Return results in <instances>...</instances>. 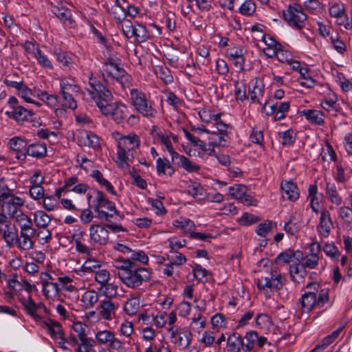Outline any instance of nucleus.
<instances>
[{
	"label": "nucleus",
	"instance_id": "f257e3e1",
	"mask_svg": "<svg viewBox=\"0 0 352 352\" xmlns=\"http://www.w3.org/2000/svg\"><path fill=\"white\" fill-rule=\"evenodd\" d=\"M89 84L91 88L89 94L101 113L116 123L122 122L127 115V107L122 102H111V92L96 78L91 77Z\"/></svg>",
	"mask_w": 352,
	"mask_h": 352
},
{
	"label": "nucleus",
	"instance_id": "f03ea898",
	"mask_svg": "<svg viewBox=\"0 0 352 352\" xmlns=\"http://www.w3.org/2000/svg\"><path fill=\"white\" fill-rule=\"evenodd\" d=\"M95 201L94 210L97 213L96 217L108 222L105 224V227L111 229L114 232L126 231V229L121 225L111 223V219L115 218L116 220L120 221L123 217L117 210L114 202L110 201L104 193L100 190L96 191Z\"/></svg>",
	"mask_w": 352,
	"mask_h": 352
},
{
	"label": "nucleus",
	"instance_id": "7ed1b4c3",
	"mask_svg": "<svg viewBox=\"0 0 352 352\" xmlns=\"http://www.w3.org/2000/svg\"><path fill=\"white\" fill-rule=\"evenodd\" d=\"M306 287L313 291L305 292L299 299L302 314L309 313L315 306L321 308L329 301V289H319L320 287L319 283L311 282L307 285Z\"/></svg>",
	"mask_w": 352,
	"mask_h": 352
},
{
	"label": "nucleus",
	"instance_id": "20e7f679",
	"mask_svg": "<svg viewBox=\"0 0 352 352\" xmlns=\"http://www.w3.org/2000/svg\"><path fill=\"white\" fill-rule=\"evenodd\" d=\"M103 77L115 80L122 88L129 87L132 77L121 67V60L116 57H108L102 63Z\"/></svg>",
	"mask_w": 352,
	"mask_h": 352
},
{
	"label": "nucleus",
	"instance_id": "39448f33",
	"mask_svg": "<svg viewBox=\"0 0 352 352\" xmlns=\"http://www.w3.org/2000/svg\"><path fill=\"white\" fill-rule=\"evenodd\" d=\"M140 144V138L135 133L122 136L118 140L116 163L120 168L129 166L128 162L133 159V155L130 152L138 148Z\"/></svg>",
	"mask_w": 352,
	"mask_h": 352
},
{
	"label": "nucleus",
	"instance_id": "423d86ee",
	"mask_svg": "<svg viewBox=\"0 0 352 352\" xmlns=\"http://www.w3.org/2000/svg\"><path fill=\"white\" fill-rule=\"evenodd\" d=\"M118 278L126 287L138 289L144 283L151 280V271L144 267H138L134 263L129 270H126L118 274Z\"/></svg>",
	"mask_w": 352,
	"mask_h": 352
},
{
	"label": "nucleus",
	"instance_id": "0eeeda50",
	"mask_svg": "<svg viewBox=\"0 0 352 352\" xmlns=\"http://www.w3.org/2000/svg\"><path fill=\"white\" fill-rule=\"evenodd\" d=\"M131 103L138 112L147 118H154L157 111L153 107V102L149 100L146 95L137 89L130 91Z\"/></svg>",
	"mask_w": 352,
	"mask_h": 352
},
{
	"label": "nucleus",
	"instance_id": "6e6552de",
	"mask_svg": "<svg viewBox=\"0 0 352 352\" xmlns=\"http://www.w3.org/2000/svg\"><path fill=\"white\" fill-rule=\"evenodd\" d=\"M245 339L247 340L246 350L251 352H275L276 346L269 342L263 336H258L254 331L246 333Z\"/></svg>",
	"mask_w": 352,
	"mask_h": 352
},
{
	"label": "nucleus",
	"instance_id": "1a4fd4ad",
	"mask_svg": "<svg viewBox=\"0 0 352 352\" xmlns=\"http://www.w3.org/2000/svg\"><path fill=\"white\" fill-rule=\"evenodd\" d=\"M284 20L292 28L301 30L305 24L307 15L303 12L300 4H289L286 10L283 11Z\"/></svg>",
	"mask_w": 352,
	"mask_h": 352
},
{
	"label": "nucleus",
	"instance_id": "9d476101",
	"mask_svg": "<svg viewBox=\"0 0 352 352\" xmlns=\"http://www.w3.org/2000/svg\"><path fill=\"white\" fill-rule=\"evenodd\" d=\"M7 197L1 201V209L6 212L11 218L16 219L19 217V212H22L19 207L23 206L24 200L13 194H6Z\"/></svg>",
	"mask_w": 352,
	"mask_h": 352
},
{
	"label": "nucleus",
	"instance_id": "9b49d317",
	"mask_svg": "<svg viewBox=\"0 0 352 352\" xmlns=\"http://www.w3.org/2000/svg\"><path fill=\"white\" fill-rule=\"evenodd\" d=\"M245 50L242 46L236 45L229 47L226 50V57L230 61H232L234 67L242 72L244 70L245 59L244 55Z\"/></svg>",
	"mask_w": 352,
	"mask_h": 352
},
{
	"label": "nucleus",
	"instance_id": "f8f14e48",
	"mask_svg": "<svg viewBox=\"0 0 352 352\" xmlns=\"http://www.w3.org/2000/svg\"><path fill=\"white\" fill-rule=\"evenodd\" d=\"M89 236L92 244L104 245L109 240V231L105 227L94 224L89 228Z\"/></svg>",
	"mask_w": 352,
	"mask_h": 352
},
{
	"label": "nucleus",
	"instance_id": "ddd939ff",
	"mask_svg": "<svg viewBox=\"0 0 352 352\" xmlns=\"http://www.w3.org/2000/svg\"><path fill=\"white\" fill-rule=\"evenodd\" d=\"M310 254L304 256L300 265L303 267L314 269L317 267L319 263L318 254L320 252V245L317 242H313L310 244L309 247Z\"/></svg>",
	"mask_w": 352,
	"mask_h": 352
},
{
	"label": "nucleus",
	"instance_id": "4468645a",
	"mask_svg": "<svg viewBox=\"0 0 352 352\" xmlns=\"http://www.w3.org/2000/svg\"><path fill=\"white\" fill-rule=\"evenodd\" d=\"M43 326L46 328L50 336L53 339H59V344L66 343V338L64 337L63 331L60 324L52 319H47L43 322Z\"/></svg>",
	"mask_w": 352,
	"mask_h": 352
},
{
	"label": "nucleus",
	"instance_id": "2eb2a0df",
	"mask_svg": "<svg viewBox=\"0 0 352 352\" xmlns=\"http://www.w3.org/2000/svg\"><path fill=\"white\" fill-rule=\"evenodd\" d=\"M333 228V224L330 212L326 208H323L320 211V221L317 230L322 236L327 237Z\"/></svg>",
	"mask_w": 352,
	"mask_h": 352
},
{
	"label": "nucleus",
	"instance_id": "dca6fc26",
	"mask_svg": "<svg viewBox=\"0 0 352 352\" xmlns=\"http://www.w3.org/2000/svg\"><path fill=\"white\" fill-rule=\"evenodd\" d=\"M303 259V252L300 250L294 251L292 249H287L280 253L275 258L276 263L280 262L289 263L294 261L295 263H301Z\"/></svg>",
	"mask_w": 352,
	"mask_h": 352
},
{
	"label": "nucleus",
	"instance_id": "f3484780",
	"mask_svg": "<svg viewBox=\"0 0 352 352\" xmlns=\"http://www.w3.org/2000/svg\"><path fill=\"white\" fill-rule=\"evenodd\" d=\"M9 146L11 149L16 152V157L18 160H25L28 145L23 139L19 137H14L10 140Z\"/></svg>",
	"mask_w": 352,
	"mask_h": 352
},
{
	"label": "nucleus",
	"instance_id": "a211bd4d",
	"mask_svg": "<svg viewBox=\"0 0 352 352\" xmlns=\"http://www.w3.org/2000/svg\"><path fill=\"white\" fill-rule=\"evenodd\" d=\"M280 188L283 198H286L291 201H295L299 198L298 188L294 182L290 181L282 182Z\"/></svg>",
	"mask_w": 352,
	"mask_h": 352
},
{
	"label": "nucleus",
	"instance_id": "6ab92c4d",
	"mask_svg": "<svg viewBox=\"0 0 352 352\" xmlns=\"http://www.w3.org/2000/svg\"><path fill=\"white\" fill-rule=\"evenodd\" d=\"M60 93H80V88L77 85L75 78L71 76H62L59 78Z\"/></svg>",
	"mask_w": 352,
	"mask_h": 352
},
{
	"label": "nucleus",
	"instance_id": "aec40b11",
	"mask_svg": "<svg viewBox=\"0 0 352 352\" xmlns=\"http://www.w3.org/2000/svg\"><path fill=\"white\" fill-rule=\"evenodd\" d=\"M117 306L111 300H103L100 302L97 309L100 317L106 320H111L112 316L115 314Z\"/></svg>",
	"mask_w": 352,
	"mask_h": 352
},
{
	"label": "nucleus",
	"instance_id": "412c9836",
	"mask_svg": "<svg viewBox=\"0 0 352 352\" xmlns=\"http://www.w3.org/2000/svg\"><path fill=\"white\" fill-rule=\"evenodd\" d=\"M80 144L85 146L91 147L94 149L100 148L98 137L91 131H85L78 136Z\"/></svg>",
	"mask_w": 352,
	"mask_h": 352
},
{
	"label": "nucleus",
	"instance_id": "4be33fe9",
	"mask_svg": "<svg viewBox=\"0 0 352 352\" xmlns=\"http://www.w3.org/2000/svg\"><path fill=\"white\" fill-rule=\"evenodd\" d=\"M337 96L335 94H331L329 95V98H324L321 102V106L331 116H337L338 113L341 110V107L337 102Z\"/></svg>",
	"mask_w": 352,
	"mask_h": 352
},
{
	"label": "nucleus",
	"instance_id": "5701e85b",
	"mask_svg": "<svg viewBox=\"0 0 352 352\" xmlns=\"http://www.w3.org/2000/svg\"><path fill=\"white\" fill-rule=\"evenodd\" d=\"M125 4H126V0H116L114 5L108 8V12L119 23L124 21L126 16Z\"/></svg>",
	"mask_w": 352,
	"mask_h": 352
},
{
	"label": "nucleus",
	"instance_id": "b1692460",
	"mask_svg": "<svg viewBox=\"0 0 352 352\" xmlns=\"http://www.w3.org/2000/svg\"><path fill=\"white\" fill-rule=\"evenodd\" d=\"M6 114L10 118H13L17 122H24L28 120V119L32 116L33 113L30 110H28L26 108L19 106V107L14 108V110L11 111H6Z\"/></svg>",
	"mask_w": 352,
	"mask_h": 352
},
{
	"label": "nucleus",
	"instance_id": "393cba45",
	"mask_svg": "<svg viewBox=\"0 0 352 352\" xmlns=\"http://www.w3.org/2000/svg\"><path fill=\"white\" fill-rule=\"evenodd\" d=\"M36 232H21L20 236L22 240L17 238L16 246L19 249L23 250H29L34 247V242L32 238L34 236Z\"/></svg>",
	"mask_w": 352,
	"mask_h": 352
},
{
	"label": "nucleus",
	"instance_id": "a878e982",
	"mask_svg": "<svg viewBox=\"0 0 352 352\" xmlns=\"http://www.w3.org/2000/svg\"><path fill=\"white\" fill-rule=\"evenodd\" d=\"M289 274L294 282L300 283L304 282L307 271L300 263H294L289 266Z\"/></svg>",
	"mask_w": 352,
	"mask_h": 352
},
{
	"label": "nucleus",
	"instance_id": "bb28decb",
	"mask_svg": "<svg viewBox=\"0 0 352 352\" xmlns=\"http://www.w3.org/2000/svg\"><path fill=\"white\" fill-rule=\"evenodd\" d=\"M192 341V333L187 328H183L179 331V335L173 342L180 349L187 348Z\"/></svg>",
	"mask_w": 352,
	"mask_h": 352
},
{
	"label": "nucleus",
	"instance_id": "cd10ccee",
	"mask_svg": "<svg viewBox=\"0 0 352 352\" xmlns=\"http://www.w3.org/2000/svg\"><path fill=\"white\" fill-rule=\"evenodd\" d=\"M300 113L311 124L322 125L324 122L323 119L324 113L320 111L304 109Z\"/></svg>",
	"mask_w": 352,
	"mask_h": 352
},
{
	"label": "nucleus",
	"instance_id": "c85d7f7f",
	"mask_svg": "<svg viewBox=\"0 0 352 352\" xmlns=\"http://www.w3.org/2000/svg\"><path fill=\"white\" fill-rule=\"evenodd\" d=\"M47 147L44 143H33L28 146L26 155L42 158L46 155Z\"/></svg>",
	"mask_w": 352,
	"mask_h": 352
},
{
	"label": "nucleus",
	"instance_id": "c756f323",
	"mask_svg": "<svg viewBox=\"0 0 352 352\" xmlns=\"http://www.w3.org/2000/svg\"><path fill=\"white\" fill-rule=\"evenodd\" d=\"M325 192L327 197L332 204L339 206L342 203V198L340 196L336 186L333 183L327 182Z\"/></svg>",
	"mask_w": 352,
	"mask_h": 352
},
{
	"label": "nucleus",
	"instance_id": "7c9ffc66",
	"mask_svg": "<svg viewBox=\"0 0 352 352\" xmlns=\"http://www.w3.org/2000/svg\"><path fill=\"white\" fill-rule=\"evenodd\" d=\"M91 176L101 186L105 188L106 190L109 193L117 195L116 192L114 190L113 186L107 180L102 173L98 170L92 171Z\"/></svg>",
	"mask_w": 352,
	"mask_h": 352
},
{
	"label": "nucleus",
	"instance_id": "2f4dec72",
	"mask_svg": "<svg viewBox=\"0 0 352 352\" xmlns=\"http://www.w3.org/2000/svg\"><path fill=\"white\" fill-rule=\"evenodd\" d=\"M157 171L159 175H166L171 176L174 173V169L166 158L159 157L156 162Z\"/></svg>",
	"mask_w": 352,
	"mask_h": 352
},
{
	"label": "nucleus",
	"instance_id": "473e14b6",
	"mask_svg": "<svg viewBox=\"0 0 352 352\" xmlns=\"http://www.w3.org/2000/svg\"><path fill=\"white\" fill-rule=\"evenodd\" d=\"M42 284L43 293L47 298L58 296L60 289L57 283L45 280Z\"/></svg>",
	"mask_w": 352,
	"mask_h": 352
},
{
	"label": "nucleus",
	"instance_id": "72a5a7b5",
	"mask_svg": "<svg viewBox=\"0 0 352 352\" xmlns=\"http://www.w3.org/2000/svg\"><path fill=\"white\" fill-rule=\"evenodd\" d=\"M80 300L85 309H90L98 301V294L94 290L87 291L82 296Z\"/></svg>",
	"mask_w": 352,
	"mask_h": 352
},
{
	"label": "nucleus",
	"instance_id": "f704fd0d",
	"mask_svg": "<svg viewBox=\"0 0 352 352\" xmlns=\"http://www.w3.org/2000/svg\"><path fill=\"white\" fill-rule=\"evenodd\" d=\"M98 292L100 295L105 296L107 298V300H111L117 296L118 286L108 282L106 284L100 285L98 289Z\"/></svg>",
	"mask_w": 352,
	"mask_h": 352
},
{
	"label": "nucleus",
	"instance_id": "c9c22d12",
	"mask_svg": "<svg viewBox=\"0 0 352 352\" xmlns=\"http://www.w3.org/2000/svg\"><path fill=\"white\" fill-rule=\"evenodd\" d=\"M212 137L210 138L209 146L213 147H226L228 141V135L217 133L216 131L212 132Z\"/></svg>",
	"mask_w": 352,
	"mask_h": 352
},
{
	"label": "nucleus",
	"instance_id": "e433bc0d",
	"mask_svg": "<svg viewBox=\"0 0 352 352\" xmlns=\"http://www.w3.org/2000/svg\"><path fill=\"white\" fill-rule=\"evenodd\" d=\"M19 301L21 302L29 315L35 319L41 318L36 313V303L33 300L30 296H28V299L21 298H19Z\"/></svg>",
	"mask_w": 352,
	"mask_h": 352
},
{
	"label": "nucleus",
	"instance_id": "4c0bfd02",
	"mask_svg": "<svg viewBox=\"0 0 352 352\" xmlns=\"http://www.w3.org/2000/svg\"><path fill=\"white\" fill-rule=\"evenodd\" d=\"M15 219L20 225L21 232H36L32 228L31 219L22 212H19V217Z\"/></svg>",
	"mask_w": 352,
	"mask_h": 352
},
{
	"label": "nucleus",
	"instance_id": "58836bf2",
	"mask_svg": "<svg viewBox=\"0 0 352 352\" xmlns=\"http://www.w3.org/2000/svg\"><path fill=\"white\" fill-rule=\"evenodd\" d=\"M174 226L180 228L184 232L189 233L190 236L191 233L194 232L195 228L194 223L190 219L182 217L175 221Z\"/></svg>",
	"mask_w": 352,
	"mask_h": 352
},
{
	"label": "nucleus",
	"instance_id": "ea45409f",
	"mask_svg": "<svg viewBox=\"0 0 352 352\" xmlns=\"http://www.w3.org/2000/svg\"><path fill=\"white\" fill-rule=\"evenodd\" d=\"M34 221L38 228H46L51 221L50 217L43 210H37L34 213Z\"/></svg>",
	"mask_w": 352,
	"mask_h": 352
},
{
	"label": "nucleus",
	"instance_id": "a19ab883",
	"mask_svg": "<svg viewBox=\"0 0 352 352\" xmlns=\"http://www.w3.org/2000/svg\"><path fill=\"white\" fill-rule=\"evenodd\" d=\"M276 226V223L271 221L266 220L263 223H261L258 225L256 228V233L262 237L266 236L273 229L274 227Z\"/></svg>",
	"mask_w": 352,
	"mask_h": 352
},
{
	"label": "nucleus",
	"instance_id": "79ce46f5",
	"mask_svg": "<svg viewBox=\"0 0 352 352\" xmlns=\"http://www.w3.org/2000/svg\"><path fill=\"white\" fill-rule=\"evenodd\" d=\"M78 94V93H60L62 106L72 110L76 109L77 108V103L74 97Z\"/></svg>",
	"mask_w": 352,
	"mask_h": 352
},
{
	"label": "nucleus",
	"instance_id": "37998d69",
	"mask_svg": "<svg viewBox=\"0 0 352 352\" xmlns=\"http://www.w3.org/2000/svg\"><path fill=\"white\" fill-rule=\"evenodd\" d=\"M339 217L344 221L349 230H352V208L342 206L338 210Z\"/></svg>",
	"mask_w": 352,
	"mask_h": 352
},
{
	"label": "nucleus",
	"instance_id": "c03bdc74",
	"mask_svg": "<svg viewBox=\"0 0 352 352\" xmlns=\"http://www.w3.org/2000/svg\"><path fill=\"white\" fill-rule=\"evenodd\" d=\"M34 57L36 58L38 63L43 67L46 69H52L53 65L51 60L49 59L47 56H46L38 47L36 48V52H34Z\"/></svg>",
	"mask_w": 352,
	"mask_h": 352
},
{
	"label": "nucleus",
	"instance_id": "a18cd8bd",
	"mask_svg": "<svg viewBox=\"0 0 352 352\" xmlns=\"http://www.w3.org/2000/svg\"><path fill=\"white\" fill-rule=\"evenodd\" d=\"M140 309V300L138 298L128 299L124 306V311L129 316L137 314Z\"/></svg>",
	"mask_w": 352,
	"mask_h": 352
},
{
	"label": "nucleus",
	"instance_id": "49530a36",
	"mask_svg": "<svg viewBox=\"0 0 352 352\" xmlns=\"http://www.w3.org/2000/svg\"><path fill=\"white\" fill-rule=\"evenodd\" d=\"M177 164L189 173L197 172L200 169L197 164L193 163L186 156L179 157Z\"/></svg>",
	"mask_w": 352,
	"mask_h": 352
},
{
	"label": "nucleus",
	"instance_id": "de8ad7c7",
	"mask_svg": "<svg viewBox=\"0 0 352 352\" xmlns=\"http://www.w3.org/2000/svg\"><path fill=\"white\" fill-rule=\"evenodd\" d=\"M2 236L7 245L8 247H11L13 245L14 242L16 243L18 234L16 231L12 232L10 230V224H5V228Z\"/></svg>",
	"mask_w": 352,
	"mask_h": 352
},
{
	"label": "nucleus",
	"instance_id": "09e8293b",
	"mask_svg": "<svg viewBox=\"0 0 352 352\" xmlns=\"http://www.w3.org/2000/svg\"><path fill=\"white\" fill-rule=\"evenodd\" d=\"M135 30L134 36L138 42L143 43L149 38L150 33L145 26L140 23H135Z\"/></svg>",
	"mask_w": 352,
	"mask_h": 352
},
{
	"label": "nucleus",
	"instance_id": "8fccbe9b",
	"mask_svg": "<svg viewBox=\"0 0 352 352\" xmlns=\"http://www.w3.org/2000/svg\"><path fill=\"white\" fill-rule=\"evenodd\" d=\"M247 192V187L243 184H235L228 188L229 195L234 199H240Z\"/></svg>",
	"mask_w": 352,
	"mask_h": 352
},
{
	"label": "nucleus",
	"instance_id": "3c124183",
	"mask_svg": "<svg viewBox=\"0 0 352 352\" xmlns=\"http://www.w3.org/2000/svg\"><path fill=\"white\" fill-rule=\"evenodd\" d=\"M52 12L58 19L63 22L69 20L72 16L70 10L64 6H54Z\"/></svg>",
	"mask_w": 352,
	"mask_h": 352
},
{
	"label": "nucleus",
	"instance_id": "603ef678",
	"mask_svg": "<svg viewBox=\"0 0 352 352\" xmlns=\"http://www.w3.org/2000/svg\"><path fill=\"white\" fill-rule=\"evenodd\" d=\"M82 339L76 351L77 352H92L94 351L92 348L96 345L95 340L83 338Z\"/></svg>",
	"mask_w": 352,
	"mask_h": 352
},
{
	"label": "nucleus",
	"instance_id": "864d4df0",
	"mask_svg": "<svg viewBox=\"0 0 352 352\" xmlns=\"http://www.w3.org/2000/svg\"><path fill=\"white\" fill-rule=\"evenodd\" d=\"M114 335V333L109 330L100 331L96 333V339L100 344H109L110 342L113 338Z\"/></svg>",
	"mask_w": 352,
	"mask_h": 352
},
{
	"label": "nucleus",
	"instance_id": "5fc2aeb1",
	"mask_svg": "<svg viewBox=\"0 0 352 352\" xmlns=\"http://www.w3.org/2000/svg\"><path fill=\"white\" fill-rule=\"evenodd\" d=\"M294 217H292L284 226V230L290 235L296 234L300 230V222L294 221Z\"/></svg>",
	"mask_w": 352,
	"mask_h": 352
},
{
	"label": "nucleus",
	"instance_id": "6e6d98bb",
	"mask_svg": "<svg viewBox=\"0 0 352 352\" xmlns=\"http://www.w3.org/2000/svg\"><path fill=\"white\" fill-rule=\"evenodd\" d=\"M18 95L27 102L35 103L38 106L40 105L39 102H35L32 99V96H33L32 91L30 88H28V87L25 84H23L21 87L20 89L18 91Z\"/></svg>",
	"mask_w": 352,
	"mask_h": 352
},
{
	"label": "nucleus",
	"instance_id": "4d7b16f0",
	"mask_svg": "<svg viewBox=\"0 0 352 352\" xmlns=\"http://www.w3.org/2000/svg\"><path fill=\"white\" fill-rule=\"evenodd\" d=\"M256 10V4L252 0H245L239 8V12L241 14L250 16Z\"/></svg>",
	"mask_w": 352,
	"mask_h": 352
},
{
	"label": "nucleus",
	"instance_id": "13d9d810",
	"mask_svg": "<svg viewBox=\"0 0 352 352\" xmlns=\"http://www.w3.org/2000/svg\"><path fill=\"white\" fill-rule=\"evenodd\" d=\"M279 136L280 138V142L284 146L292 145L296 140V138L294 136V131L292 129L280 133Z\"/></svg>",
	"mask_w": 352,
	"mask_h": 352
},
{
	"label": "nucleus",
	"instance_id": "bf43d9fd",
	"mask_svg": "<svg viewBox=\"0 0 352 352\" xmlns=\"http://www.w3.org/2000/svg\"><path fill=\"white\" fill-rule=\"evenodd\" d=\"M56 58L58 61L62 63L63 66L67 69H71L73 66L72 58L67 54L66 52H59L56 53Z\"/></svg>",
	"mask_w": 352,
	"mask_h": 352
},
{
	"label": "nucleus",
	"instance_id": "052dcab7",
	"mask_svg": "<svg viewBox=\"0 0 352 352\" xmlns=\"http://www.w3.org/2000/svg\"><path fill=\"white\" fill-rule=\"evenodd\" d=\"M94 274L95 280L100 285L107 283L110 280V274L107 270L100 269L96 271Z\"/></svg>",
	"mask_w": 352,
	"mask_h": 352
},
{
	"label": "nucleus",
	"instance_id": "680f3d73",
	"mask_svg": "<svg viewBox=\"0 0 352 352\" xmlns=\"http://www.w3.org/2000/svg\"><path fill=\"white\" fill-rule=\"evenodd\" d=\"M324 252L333 259H338L340 256L338 248L333 243H325L323 247Z\"/></svg>",
	"mask_w": 352,
	"mask_h": 352
},
{
	"label": "nucleus",
	"instance_id": "e2e57ef3",
	"mask_svg": "<svg viewBox=\"0 0 352 352\" xmlns=\"http://www.w3.org/2000/svg\"><path fill=\"white\" fill-rule=\"evenodd\" d=\"M271 279L272 282V288L276 290L280 289L286 281V279L281 274H277L276 271L272 272Z\"/></svg>",
	"mask_w": 352,
	"mask_h": 352
},
{
	"label": "nucleus",
	"instance_id": "0e129e2a",
	"mask_svg": "<svg viewBox=\"0 0 352 352\" xmlns=\"http://www.w3.org/2000/svg\"><path fill=\"white\" fill-rule=\"evenodd\" d=\"M262 41L266 44L267 46V48L274 49V50H280V47H282V45L276 41L271 35L270 34H264L262 38Z\"/></svg>",
	"mask_w": 352,
	"mask_h": 352
},
{
	"label": "nucleus",
	"instance_id": "69168bd1",
	"mask_svg": "<svg viewBox=\"0 0 352 352\" xmlns=\"http://www.w3.org/2000/svg\"><path fill=\"white\" fill-rule=\"evenodd\" d=\"M259 220L257 216L245 212L241 216L239 222L242 226H250L257 223Z\"/></svg>",
	"mask_w": 352,
	"mask_h": 352
},
{
	"label": "nucleus",
	"instance_id": "338daca9",
	"mask_svg": "<svg viewBox=\"0 0 352 352\" xmlns=\"http://www.w3.org/2000/svg\"><path fill=\"white\" fill-rule=\"evenodd\" d=\"M131 261H139L142 264H147L148 262V257L146 253L142 250L133 251L131 256L129 258Z\"/></svg>",
	"mask_w": 352,
	"mask_h": 352
},
{
	"label": "nucleus",
	"instance_id": "774afa93",
	"mask_svg": "<svg viewBox=\"0 0 352 352\" xmlns=\"http://www.w3.org/2000/svg\"><path fill=\"white\" fill-rule=\"evenodd\" d=\"M29 193L34 199H41L45 197V190L41 186H31Z\"/></svg>",
	"mask_w": 352,
	"mask_h": 352
}]
</instances>
